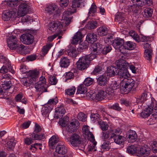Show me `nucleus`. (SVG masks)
<instances>
[{
	"instance_id": "f257e3e1",
	"label": "nucleus",
	"mask_w": 157,
	"mask_h": 157,
	"mask_svg": "<svg viewBox=\"0 0 157 157\" xmlns=\"http://www.w3.org/2000/svg\"><path fill=\"white\" fill-rule=\"evenodd\" d=\"M116 64L118 70L117 75L121 79V91L122 94L128 93L132 89L135 84V81L129 78L128 71L129 63L123 59L117 60Z\"/></svg>"
},
{
	"instance_id": "f03ea898",
	"label": "nucleus",
	"mask_w": 157,
	"mask_h": 157,
	"mask_svg": "<svg viewBox=\"0 0 157 157\" xmlns=\"http://www.w3.org/2000/svg\"><path fill=\"white\" fill-rule=\"evenodd\" d=\"M79 6L78 0H74L72 2L71 6L63 13L62 21L63 24L65 25H69L70 24L72 18V14L76 12L77 7Z\"/></svg>"
},
{
	"instance_id": "7ed1b4c3",
	"label": "nucleus",
	"mask_w": 157,
	"mask_h": 157,
	"mask_svg": "<svg viewBox=\"0 0 157 157\" xmlns=\"http://www.w3.org/2000/svg\"><path fill=\"white\" fill-rule=\"evenodd\" d=\"M95 56L94 55L89 54L80 58L76 63L77 68L81 70L86 68L88 67V63L95 58Z\"/></svg>"
},
{
	"instance_id": "20e7f679",
	"label": "nucleus",
	"mask_w": 157,
	"mask_h": 157,
	"mask_svg": "<svg viewBox=\"0 0 157 157\" xmlns=\"http://www.w3.org/2000/svg\"><path fill=\"white\" fill-rule=\"evenodd\" d=\"M136 101L137 104H143L145 102L146 106H148V107L151 106V105L156 106L157 105L156 101L155 99L151 98L149 96H147L146 93H143L136 99Z\"/></svg>"
},
{
	"instance_id": "39448f33",
	"label": "nucleus",
	"mask_w": 157,
	"mask_h": 157,
	"mask_svg": "<svg viewBox=\"0 0 157 157\" xmlns=\"http://www.w3.org/2000/svg\"><path fill=\"white\" fill-rule=\"evenodd\" d=\"M100 128L102 130L101 139L103 140H109L114 135V133H111V129L107 131L109 128V125L106 122H101L100 124Z\"/></svg>"
},
{
	"instance_id": "423d86ee",
	"label": "nucleus",
	"mask_w": 157,
	"mask_h": 157,
	"mask_svg": "<svg viewBox=\"0 0 157 157\" xmlns=\"http://www.w3.org/2000/svg\"><path fill=\"white\" fill-rule=\"evenodd\" d=\"M0 62L5 64V66H3L0 69V73H6L8 71H9L12 74L14 73L15 71L12 68L10 63L6 57L1 55L0 56Z\"/></svg>"
},
{
	"instance_id": "0eeeda50",
	"label": "nucleus",
	"mask_w": 157,
	"mask_h": 157,
	"mask_svg": "<svg viewBox=\"0 0 157 157\" xmlns=\"http://www.w3.org/2000/svg\"><path fill=\"white\" fill-rule=\"evenodd\" d=\"M62 18L61 21L62 24H61V23L59 21H52L50 23L48 27L49 32H58V33H60L61 31V28L63 27L68 25H65L63 24L62 22Z\"/></svg>"
},
{
	"instance_id": "6e6552de",
	"label": "nucleus",
	"mask_w": 157,
	"mask_h": 157,
	"mask_svg": "<svg viewBox=\"0 0 157 157\" xmlns=\"http://www.w3.org/2000/svg\"><path fill=\"white\" fill-rule=\"evenodd\" d=\"M79 125L78 121L75 119L72 120L66 127L65 130L63 131V134L66 136L68 133H72L76 130Z\"/></svg>"
},
{
	"instance_id": "1a4fd4ad",
	"label": "nucleus",
	"mask_w": 157,
	"mask_h": 157,
	"mask_svg": "<svg viewBox=\"0 0 157 157\" xmlns=\"http://www.w3.org/2000/svg\"><path fill=\"white\" fill-rule=\"evenodd\" d=\"M35 88L38 91L46 92L47 91L46 89V79L44 77L41 76L39 81L35 83Z\"/></svg>"
},
{
	"instance_id": "9d476101",
	"label": "nucleus",
	"mask_w": 157,
	"mask_h": 157,
	"mask_svg": "<svg viewBox=\"0 0 157 157\" xmlns=\"http://www.w3.org/2000/svg\"><path fill=\"white\" fill-rule=\"evenodd\" d=\"M17 11L18 15L23 17L28 12L29 6L26 2H20Z\"/></svg>"
},
{
	"instance_id": "9b49d317",
	"label": "nucleus",
	"mask_w": 157,
	"mask_h": 157,
	"mask_svg": "<svg viewBox=\"0 0 157 157\" xmlns=\"http://www.w3.org/2000/svg\"><path fill=\"white\" fill-rule=\"evenodd\" d=\"M124 40L119 37H117L113 41L112 45L116 49L119 50L121 53H124Z\"/></svg>"
},
{
	"instance_id": "f8f14e48",
	"label": "nucleus",
	"mask_w": 157,
	"mask_h": 157,
	"mask_svg": "<svg viewBox=\"0 0 157 157\" xmlns=\"http://www.w3.org/2000/svg\"><path fill=\"white\" fill-rule=\"evenodd\" d=\"M68 141L73 147H76L79 146L81 143V138L78 134L74 133L70 137Z\"/></svg>"
},
{
	"instance_id": "ddd939ff",
	"label": "nucleus",
	"mask_w": 157,
	"mask_h": 157,
	"mask_svg": "<svg viewBox=\"0 0 157 157\" xmlns=\"http://www.w3.org/2000/svg\"><path fill=\"white\" fill-rule=\"evenodd\" d=\"M144 108L143 109V110L141 113H140L139 115L141 117L143 118H146L151 114L152 112L153 109L155 110L157 109V106H153L151 105V106L148 107V106H144Z\"/></svg>"
},
{
	"instance_id": "4468645a",
	"label": "nucleus",
	"mask_w": 157,
	"mask_h": 157,
	"mask_svg": "<svg viewBox=\"0 0 157 157\" xmlns=\"http://www.w3.org/2000/svg\"><path fill=\"white\" fill-rule=\"evenodd\" d=\"M151 152V149L147 145L140 146L139 145V148L138 154L143 157L148 156Z\"/></svg>"
},
{
	"instance_id": "2eb2a0df",
	"label": "nucleus",
	"mask_w": 157,
	"mask_h": 157,
	"mask_svg": "<svg viewBox=\"0 0 157 157\" xmlns=\"http://www.w3.org/2000/svg\"><path fill=\"white\" fill-rule=\"evenodd\" d=\"M20 39L24 44L28 45L33 43L34 40L33 36L30 34H23L21 35Z\"/></svg>"
},
{
	"instance_id": "dca6fc26",
	"label": "nucleus",
	"mask_w": 157,
	"mask_h": 157,
	"mask_svg": "<svg viewBox=\"0 0 157 157\" xmlns=\"http://www.w3.org/2000/svg\"><path fill=\"white\" fill-rule=\"evenodd\" d=\"M102 48V44L99 43H97L93 44L92 45V48L91 49V53L90 54L95 55V58L97 56V55L101 53Z\"/></svg>"
},
{
	"instance_id": "f3484780",
	"label": "nucleus",
	"mask_w": 157,
	"mask_h": 157,
	"mask_svg": "<svg viewBox=\"0 0 157 157\" xmlns=\"http://www.w3.org/2000/svg\"><path fill=\"white\" fill-rule=\"evenodd\" d=\"M66 112L63 105H61L56 108L55 117L57 119L61 118Z\"/></svg>"
},
{
	"instance_id": "a211bd4d",
	"label": "nucleus",
	"mask_w": 157,
	"mask_h": 157,
	"mask_svg": "<svg viewBox=\"0 0 157 157\" xmlns=\"http://www.w3.org/2000/svg\"><path fill=\"white\" fill-rule=\"evenodd\" d=\"M119 84L115 81H112L109 88L107 89L108 94L111 96L114 95V90L119 88Z\"/></svg>"
},
{
	"instance_id": "6ab92c4d",
	"label": "nucleus",
	"mask_w": 157,
	"mask_h": 157,
	"mask_svg": "<svg viewBox=\"0 0 157 157\" xmlns=\"http://www.w3.org/2000/svg\"><path fill=\"white\" fill-rule=\"evenodd\" d=\"M7 42L8 46L10 49H14L17 43V39L16 36H11L7 40Z\"/></svg>"
},
{
	"instance_id": "aec40b11",
	"label": "nucleus",
	"mask_w": 157,
	"mask_h": 157,
	"mask_svg": "<svg viewBox=\"0 0 157 157\" xmlns=\"http://www.w3.org/2000/svg\"><path fill=\"white\" fill-rule=\"evenodd\" d=\"M132 2L137 7L138 10L140 7L146 5L150 6L152 3L151 0H133Z\"/></svg>"
},
{
	"instance_id": "412c9836",
	"label": "nucleus",
	"mask_w": 157,
	"mask_h": 157,
	"mask_svg": "<svg viewBox=\"0 0 157 157\" xmlns=\"http://www.w3.org/2000/svg\"><path fill=\"white\" fill-rule=\"evenodd\" d=\"M58 9L57 6L55 4L47 5L45 8V12L49 15L54 14Z\"/></svg>"
},
{
	"instance_id": "4be33fe9",
	"label": "nucleus",
	"mask_w": 157,
	"mask_h": 157,
	"mask_svg": "<svg viewBox=\"0 0 157 157\" xmlns=\"http://www.w3.org/2000/svg\"><path fill=\"white\" fill-rule=\"evenodd\" d=\"M82 130L86 138L90 141H94V137L92 133L89 130L88 126H84L82 128Z\"/></svg>"
},
{
	"instance_id": "5701e85b",
	"label": "nucleus",
	"mask_w": 157,
	"mask_h": 157,
	"mask_svg": "<svg viewBox=\"0 0 157 157\" xmlns=\"http://www.w3.org/2000/svg\"><path fill=\"white\" fill-rule=\"evenodd\" d=\"M127 135L128 136V141L130 143H132L136 141L137 135L135 131L130 130L128 131Z\"/></svg>"
},
{
	"instance_id": "b1692460",
	"label": "nucleus",
	"mask_w": 157,
	"mask_h": 157,
	"mask_svg": "<svg viewBox=\"0 0 157 157\" xmlns=\"http://www.w3.org/2000/svg\"><path fill=\"white\" fill-rule=\"evenodd\" d=\"M67 147L64 144L58 145L56 147L55 151L60 155H64L67 152Z\"/></svg>"
},
{
	"instance_id": "393cba45",
	"label": "nucleus",
	"mask_w": 157,
	"mask_h": 157,
	"mask_svg": "<svg viewBox=\"0 0 157 157\" xmlns=\"http://www.w3.org/2000/svg\"><path fill=\"white\" fill-rule=\"evenodd\" d=\"M139 148V145L135 144L128 146L127 149V152L130 154H134L137 153Z\"/></svg>"
},
{
	"instance_id": "a878e982",
	"label": "nucleus",
	"mask_w": 157,
	"mask_h": 157,
	"mask_svg": "<svg viewBox=\"0 0 157 157\" xmlns=\"http://www.w3.org/2000/svg\"><path fill=\"white\" fill-rule=\"evenodd\" d=\"M107 94L108 92H105L103 90L99 91L97 94H94L95 98L98 101H101L106 98Z\"/></svg>"
},
{
	"instance_id": "bb28decb",
	"label": "nucleus",
	"mask_w": 157,
	"mask_h": 157,
	"mask_svg": "<svg viewBox=\"0 0 157 157\" xmlns=\"http://www.w3.org/2000/svg\"><path fill=\"white\" fill-rule=\"evenodd\" d=\"M108 32V29L105 26H101L97 29V34L100 36H103L106 35Z\"/></svg>"
},
{
	"instance_id": "cd10ccee",
	"label": "nucleus",
	"mask_w": 157,
	"mask_h": 157,
	"mask_svg": "<svg viewBox=\"0 0 157 157\" xmlns=\"http://www.w3.org/2000/svg\"><path fill=\"white\" fill-rule=\"evenodd\" d=\"M15 16V15L14 14V12L13 11H10L7 10L3 13L2 17L4 21H7L9 20L10 17H14Z\"/></svg>"
},
{
	"instance_id": "c85d7f7f",
	"label": "nucleus",
	"mask_w": 157,
	"mask_h": 157,
	"mask_svg": "<svg viewBox=\"0 0 157 157\" xmlns=\"http://www.w3.org/2000/svg\"><path fill=\"white\" fill-rule=\"evenodd\" d=\"M118 70L117 68L112 66L108 67L107 69V75L109 76L112 77L115 75H117Z\"/></svg>"
},
{
	"instance_id": "c756f323",
	"label": "nucleus",
	"mask_w": 157,
	"mask_h": 157,
	"mask_svg": "<svg viewBox=\"0 0 157 157\" xmlns=\"http://www.w3.org/2000/svg\"><path fill=\"white\" fill-rule=\"evenodd\" d=\"M83 37V35L80 32H77L71 40V43L73 44H76L79 41L81 40Z\"/></svg>"
},
{
	"instance_id": "7c9ffc66",
	"label": "nucleus",
	"mask_w": 157,
	"mask_h": 157,
	"mask_svg": "<svg viewBox=\"0 0 157 157\" xmlns=\"http://www.w3.org/2000/svg\"><path fill=\"white\" fill-rule=\"evenodd\" d=\"M39 71L36 69L29 71L27 72V75L33 81H36L39 76Z\"/></svg>"
},
{
	"instance_id": "2f4dec72",
	"label": "nucleus",
	"mask_w": 157,
	"mask_h": 157,
	"mask_svg": "<svg viewBox=\"0 0 157 157\" xmlns=\"http://www.w3.org/2000/svg\"><path fill=\"white\" fill-rule=\"evenodd\" d=\"M53 108L52 105H46L42 108L41 111L42 115L45 117H47L49 113Z\"/></svg>"
},
{
	"instance_id": "473e14b6",
	"label": "nucleus",
	"mask_w": 157,
	"mask_h": 157,
	"mask_svg": "<svg viewBox=\"0 0 157 157\" xmlns=\"http://www.w3.org/2000/svg\"><path fill=\"white\" fill-rule=\"evenodd\" d=\"M59 63L61 67L67 68L70 65V60L67 57H63L60 59Z\"/></svg>"
},
{
	"instance_id": "72a5a7b5",
	"label": "nucleus",
	"mask_w": 157,
	"mask_h": 157,
	"mask_svg": "<svg viewBox=\"0 0 157 157\" xmlns=\"http://www.w3.org/2000/svg\"><path fill=\"white\" fill-rule=\"evenodd\" d=\"M97 36L94 33H89L86 35V40L89 43H93L97 40Z\"/></svg>"
},
{
	"instance_id": "f704fd0d",
	"label": "nucleus",
	"mask_w": 157,
	"mask_h": 157,
	"mask_svg": "<svg viewBox=\"0 0 157 157\" xmlns=\"http://www.w3.org/2000/svg\"><path fill=\"white\" fill-rule=\"evenodd\" d=\"M107 77L105 74L100 75L97 79L98 83L101 86L105 85L107 83Z\"/></svg>"
},
{
	"instance_id": "c9c22d12",
	"label": "nucleus",
	"mask_w": 157,
	"mask_h": 157,
	"mask_svg": "<svg viewBox=\"0 0 157 157\" xmlns=\"http://www.w3.org/2000/svg\"><path fill=\"white\" fill-rule=\"evenodd\" d=\"M59 140V138L58 136L56 135H53L49 139V145L50 147H52L56 145Z\"/></svg>"
},
{
	"instance_id": "e433bc0d",
	"label": "nucleus",
	"mask_w": 157,
	"mask_h": 157,
	"mask_svg": "<svg viewBox=\"0 0 157 157\" xmlns=\"http://www.w3.org/2000/svg\"><path fill=\"white\" fill-rule=\"evenodd\" d=\"M136 45L135 43L130 41L126 42L124 44V50L126 49L128 50H132L135 47Z\"/></svg>"
},
{
	"instance_id": "4c0bfd02",
	"label": "nucleus",
	"mask_w": 157,
	"mask_h": 157,
	"mask_svg": "<svg viewBox=\"0 0 157 157\" xmlns=\"http://www.w3.org/2000/svg\"><path fill=\"white\" fill-rule=\"evenodd\" d=\"M67 52L69 56L73 58L76 57L78 53L76 49L73 47H71L68 50H67Z\"/></svg>"
},
{
	"instance_id": "58836bf2",
	"label": "nucleus",
	"mask_w": 157,
	"mask_h": 157,
	"mask_svg": "<svg viewBox=\"0 0 157 157\" xmlns=\"http://www.w3.org/2000/svg\"><path fill=\"white\" fill-rule=\"evenodd\" d=\"M109 144V142L107 140L104 141L101 146V151H99L102 152L104 151L108 150L110 148Z\"/></svg>"
},
{
	"instance_id": "ea45409f",
	"label": "nucleus",
	"mask_w": 157,
	"mask_h": 157,
	"mask_svg": "<svg viewBox=\"0 0 157 157\" xmlns=\"http://www.w3.org/2000/svg\"><path fill=\"white\" fill-rule=\"evenodd\" d=\"M113 138H114V142L118 144H123L124 140V137L121 136H116Z\"/></svg>"
},
{
	"instance_id": "a19ab883",
	"label": "nucleus",
	"mask_w": 157,
	"mask_h": 157,
	"mask_svg": "<svg viewBox=\"0 0 157 157\" xmlns=\"http://www.w3.org/2000/svg\"><path fill=\"white\" fill-rule=\"evenodd\" d=\"M87 91L86 88L83 84H81L78 87L77 93L78 94H85Z\"/></svg>"
},
{
	"instance_id": "79ce46f5",
	"label": "nucleus",
	"mask_w": 157,
	"mask_h": 157,
	"mask_svg": "<svg viewBox=\"0 0 157 157\" xmlns=\"http://www.w3.org/2000/svg\"><path fill=\"white\" fill-rule=\"evenodd\" d=\"M153 10L152 9L148 8L144 10L143 13V16L146 17H150L152 16Z\"/></svg>"
},
{
	"instance_id": "37998d69",
	"label": "nucleus",
	"mask_w": 157,
	"mask_h": 157,
	"mask_svg": "<svg viewBox=\"0 0 157 157\" xmlns=\"http://www.w3.org/2000/svg\"><path fill=\"white\" fill-rule=\"evenodd\" d=\"M97 26V23L95 21H90L88 22L87 24L86 25V28L92 29H94Z\"/></svg>"
},
{
	"instance_id": "c03bdc74",
	"label": "nucleus",
	"mask_w": 157,
	"mask_h": 157,
	"mask_svg": "<svg viewBox=\"0 0 157 157\" xmlns=\"http://www.w3.org/2000/svg\"><path fill=\"white\" fill-rule=\"evenodd\" d=\"M152 50L151 49H146L145 50L144 56L145 58L148 60H150L152 57Z\"/></svg>"
},
{
	"instance_id": "a18cd8bd",
	"label": "nucleus",
	"mask_w": 157,
	"mask_h": 157,
	"mask_svg": "<svg viewBox=\"0 0 157 157\" xmlns=\"http://www.w3.org/2000/svg\"><path fill=\"white\" fill-rule=\"evenodd\" d=\"M130 36L136 41L140 42L139 36L137 33L133 31H131L129 32Z\"/></svg>"
},
{
	"instance_id": "49530a36",
	"label": "nucleus",
	"mask_w": 157,
	"mask_h": 157,
	"mask_svg": "<svg viewBox=\"0 0 157 157\" xmlns=\"http://www.w3.org/2000/svg\"><path fill=\"white\" fill-rule=\"evenodd\" d=\"M112 47L110 45H107L104 47L103 48H102L101 53L103 55H105L109 52L112 50Z\"/></svg>"
},
{
	"instance_id": "de8ad7c7",
	"label": "nucleus",
	"mask_w": 157,
	"mask_h": 157,
	"mask_svg": "<svg viewBox=\"0 0 157 157\" xmlns=\"http://www.w3.org/2000/svg\"><path fill=\"white\" fill-rule=\"evenodd\" d=\"M92 142V144H90V145L88 146L87 148V150L88 151H96V145L97 142H95V140L94 141H91Z\"/></svg>"
},
{
	"instance_id": "09e8293b",
	"label": "nucleus",
	"mask_w": 157,
	"mask_h": 157,
	"mask_svg": "<svg viewBox=\"0 0 157 157\" xmlns=\"http://www.w3.org/2000/svg\"><path fill=\"white\" fill-rule=\"evenodd\" d=\"M32 137L33 140H42L45 138V135L44 133L40 135L33 133L32 134Z\"/></svg>"
},
{
	"instance_id": "8fccbe9b",
	"label": "nucleus",
	"mask_w": 157,
	"mask_h": 157,
	"mask_svg": "<svg viewBox=\"0 0 157 157\" xmlns=\"http://www.w3.org/2000/svg\"><path fill=\"white\" fill-rule=\"evenodd\" d=\"M127 10L129 12L136 13L137 12L138 9L137 7L133 3V5L128 6Z\"/></svg>"
},
{
	"instance_id": "3c124183",
	"label": "nucleus",
	"mask_w": 157,
	"mask_h": 157,
	"mask_svg": "<svg viewBox=\"0 0 157 157\" xmlns=\"http://www.w3.org/2000/svg\"><path fill=\"white\" fill-rule=\"evenodd\" d=\"M75 90V86H72L65 90V94L69 96H72L74 94Z\"/></svg>"
},
{
	"instance_id": "603ef678",
	"label": "nucleus",
	"mask_w": 157,
	"mask_h": 157,
	"mask_svg": "<svg viewBox=\"0 0 157 157\" xmlns=\"http://www.w3.org/2000/svg\"><path fill=\"white\" fill-rule=\"evenodd\" d=\"M11 86V82L10 80L8 81L4 80V83L2 84V87L5 90L9 89Z\"/></svg>"
},
{
	"instance_id": "864d4df0",
	"label": "nucleus",
	"mask_w": 157,
	"mask_h": 157,
	"mask_svg": "<svg viewBox=\"0 0 157 157\" xmlns=\"http://www.w3.org/2000/svg\"><path fill=\"white\" fill-rule=\"evenodd\" d=\"M20 81L23 85L27 87L30 86L31 84V82H30L29 78H22L21 79Z\"/></svg>"
},
{
	"instance_id": "5fc2aeb1",
	"label": "nucleus",
	"mask_w": 157,
	"mask_h": 157,
	"mask_svg": "<svg viewBox=\"0 0 157 157\" xmlns=\"http://www.w3.org/2000/svg\"><path fill=\"white\" fill-rule=\"evenodd\" d=\"M20 2L17 0L15 1H9L7 2L8 6L10 7H15L19 4Z\"/></svg>"
},
{
	"instance_id": "6e6d98bb",
	"label": "nucleus",
	"mask_w": 157,
	"mask_h": 157,
	"mask_svg": "<svg viewBox=\"0 0 157 157\" xmlns=\"http://www.w3.org/2000/svg\"><path fill=\"white\" fill-rule=\"evenodd\" d=\"M77 118L79 121L85 122L86 121V116L83 113L80 112L78 114Z\"/></svg>"
},
{
	"instance_id": "4d7b16f0",
	"label": "nucleus",
	"mask_w": 157,
	"mask_h": 157,
	"mask_svg": "<svg viewBox=\"0 0 157 157\" xmlns=\"http://www.w3.org/2000/svg\"><path fill=\"white\" fill-rule=\"evenodd\" d=\"M96 6L95 5L93 4L92 5L88 13L89 16H90L92 14V16H93L94 13L96 11Z\"/></svg>"
},
{
	"instance_id": "13d9d810",
	"label": "nucleus",
	"mask_w": 157,
	"mask_h": 157,
	"mask_svg": "<svg viewBox=\"0 0 157 157\" xmlns=\"http://www.w3.org/2000/svg\"><path fill=\"white\" fill-rule=\"evenodd\" d=\"M113 39V35H109L107 37L105 38L104 41L105 44L107 45H111L112 43V40Z\"/></svg>"
},
{
	"instance_id": "bf43d9fd",
	"label": "nucleus",
	"mask_w": 157,
	"mask_h": 157,
	"mask_svg": "<svg viewBox=\"0 0 157 157\" xmlns=\"http://www.w3.org/2000/svg\"><path fill=\"white\" fill-rule=\"evenodd\" d=\"M93 79L90 78H86L84 82V85L86 86H89L92 84L93 82Z\"/></svg>"
},
{
	"instance_id": "052dcab7",
	"label": "nucleus",
	"mask_w": 157,
	"mask_h": 157,
	"mask_svg": "<svg viewBox=\"0 0 157 157\" xmlns=\"http://www.w3.org/2000/svg\"><path fill=\"white\" fill-rule=\"evenodd\" d=\"M111 133H114V135L112 138L118 135L119 134H121V129L119 128H117L116 129H111Z\"/></svg>"
},
{
	"instance_id": "680f3d73",
	"label": "nucleus",
	"mask_w": 157,
	"mask_h": 157,
	"mask_svg": "<svg viewBox=\"0 0 157 157\" xmlns=\"http://www.w3.org/2000/svg\"><path fill=\"white\" fill-rule=\"evenodd\" d=\"M52 46L51 44H49L44 46L43 48L42 51L43 54L44 55H45L48 53Z\"/></svg>"
},
{
	"instance_id": "e2e57ef3",
	"label": "nucleus",
	"mask_w": 157,
	"mask_h": 157,
	"mask_svg": "<svg viewBox=\"0 0 157 157\" xmlns=\"http://www.w3.org/2000/svg\"><path fill=\"white\" fill-rule=\"evenodd\" d=\"M49 82L52 85H56L57 83V80L56 78L54 76H51L49 78Z\"/></svg>"
},
{
	"instance_id": "0e129e2a",
	"label": "nucleus",
	"mask_w": 157,
	"mask_h": 157,
	"mask_svg": "<svg viewBox=\"0 0 157 157\" xmlns=\"http://www.w3.org/2000/svg\"><path fill=\"white\" fill-rule=\"evenodd\" d=\"M110 108L117 111L121 110V108L119 105V104L117 103H115L113 105L110 106Z\"/></svg>"
},
{
	"instance_id": "69168bd1",
	"label": "nucleus",
	"mask_w": 157,
	"mask_h": 157,
	"mask_svg": "<svg viewBox=\"0 0 157 157\" xmlns=\"http://www.w3.org/2000/svg\"><path fill=\"white\" fill-rule=\"evenodd\" d=\"M25 47L22 44H17L14 49H16L17 51L20 52L22 51L24 49Z\"/></svg>"
},
{
	"instance_id": "338daca9",
	"label": "nucleus",
	"mask_w": 157,
	"mask_h": 157,
	"mask_svg": "<svg viewBox=\"0 0 157 157\" xmlns=\"http://www.w3.org/2000/svg\"><path fill=\"white\" fill-rule=\"evenodd\" d=\"M152 150L154 153L157 152V142L156 141H153L151 143Z\"/></svg>"
},
{
	"instance_id": "774afa93",
	"label": "nucleus",
	"mask_w": 157,
	"mask_h": 157,
	"mask_svg": "<svg viewBox=\"0 0 157 157\" xmlns=\"http://www.w3.org/2000/svg\"><path fill=\"white\" fill-rule=\"evenodd\" d=\"M65 77L66 80H68L74 77V75L73 73L68 72L66 73Z\"/></svg>"
}]
</instances>
